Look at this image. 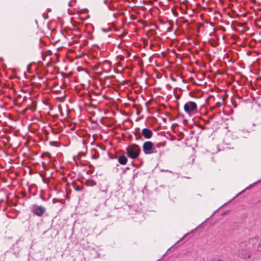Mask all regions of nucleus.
I'll use <instances>...</instances> for the list:
<instances>
[{
    "mask_svg": "<svg viewBox=\"0 0 261 261\" xmlns=\"http://www.w3.org/2000/svg\"><path fill=\"white\" fill-rule=\"evenodd\" d=\"M140 151V148L136 144L129 145L126 148L127 156L133 159H136L139 156Z\"/></svg>",
    "mask_w": 261,
    "mask_h": 261,
    "instance_id": "obj_1",
    "label": "nucleus"
},
{
    "mask_svg": "<svg viewBox=\"0 0 261 261\" xmlns=\"http://www.w3.org/2000/svg\"><path fill=\"white\" fill-rule=\"evenodd\" d=\"M142 148L144 153L146 154H150L158 152V150L155 149V146L150 141L144 143Z\"/></svg>",
    "mask_w": 261,
    "mask_h": 261,
    "instance_id": "obj_2",
    "label": "nucleus"
},
{
    "mask_svg": "<svg viewBox=\"0 0 261 261\" xmlns=\"http://www.w3.org/2000/svg\"><path fill=\"white\" fill-rule=\"evenodd\" d=\"M184 110L188 114L195 111L197 109V105L193 101H188L184 105Z\"/></svg>",
    "mask_w": 261,
    "mask_h": 261,
    "instance_id": "obj_3",
    "label": "nucleus"
},
{
    "mask_svg": "<svg viewBox=\"0 0 261 261\" xmlns=\"http://www.w3.org/2000/svg\"><path fill=\"white\" fill-rule=\"evenodd\" d=\"M45 212V208L42 206L34 205L32 212L38 216H41Z\"/></svg>",
    "mask_w": 261,
    "mask_h": 261,
    "instance_id": "obj_4",
    "label": "nucleus"
},
{
    "mask_svg": "<svg viewBox=\"0 0 261 261\" xmlns=\"http://www.w3.org/2000/svg\"><path fill=\"white\" fill-rule=\"evenodd\" d=\"M142 135L146 138V139H150L152 136L153 133L152 131L148 129V128H143L142 130Z\"/></svg>",
    "mask_w": 261,
    "mask_h": 261,
    "instance_id": "obj_5",
    "label": "nucleus"
},
{
    "mask_svg": "<svg viewBox=\"0 0 261 261\" xmlns=\"http://www.w3.org/2000/svg\"><path fill=\"white\" fill-rule=\"evenodd\" d=\"M127 162V158L124 155H121L118 158V162L121 165H125Z\"/></svg>",
    "mask_w": 261,
    "mask_h": 261,
    "instance_id": "obj_6",
    "label": "nucleus"
},
{
    "mask_svg": "<svg viewBox=\"0 0 261 261\" xmlns=\"http://www.w3.org/2000/svg\"><path fill=\"white\" fill-rule=\"evenodd\" d=\"M240 255L243 258H248L250 257V255L246 252H240Z\"/></svg>",
    "mask_w": 261,
    "mask_h": 261,
    "instance_id": "obj_7",
    "label": "nucleus"
},
{
    "mask_svg": "<svg viewBox=\"0 0 261 261\" xmlns=\"http://www.w3.org/2000/svg\"><path fill=\"white\" fill-rule=\"evenodd\" d=\"M154 146H155V149H156V148H160L161 147L164 146L165 143H158L154 145Z\"/></svg>",
    "mask_w": 261,
    "mask_h": 261,
    "instance_id": "obj_8",
    "label": "nucleus"
},
{
    "mask_svg": "<svg viewBox=\"0 0 261 261\" xmlns=\"http://www.w3.org/2000/svg\"><path fill=\"white\" fill-rule=\"evenodd\" d=\"M216 261H224L223 259H217V260Z\"/></svg>",
    "mask_w": 261,
    "mask_h": 261,
    "instance_id": "obj_9",
    "label": "nucleus"
},
{
    "mask_svg": "<svg viewBox=\"0 0 261 261\" xmlns=\"http://www.w3.org/2000/svg\"><path fill=\"white\" fill-rule=\"evenodd\" d=\"M104 63H109L108 61H106L104 62Z\"/></svg>",
    "mask_w": 261,
    "mask_h": 261,
    "instance_id": "obj_10",
    "label": "nucleus"
}]
</instances>
